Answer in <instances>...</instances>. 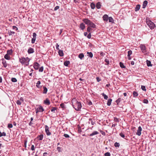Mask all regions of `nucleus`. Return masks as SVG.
I'll use <instances>...</instances> for the list:
<instances>
[{
    "label": "nucleus",
    "mask_w": 156,
    "mask_h": 156,
    "mask_svg": "<svg viewBox=\"0 0 156 156\" xmlns=\"http://www.w3.org/2000/svg\"><path fill=\"white\" fill-rule=\"evenodd\" d=\"M73 106L77 111H80L81 107V104L80 102H79L75 98H73L72 101Z\"/></svg>",
    "instance_id": "f257e3e1"
},
{
    "label": "nucleus",
    "mask_w": 156,
    "mask_h": 156,
    "mask_svg": "<svg viewBox=\"0 0 156 156\" xmlns=\"http://www.w3.org/2000/svg\"><path fill=\"white\" fill-rule=\"evenodd\" d=\"M29 61L30 59L28 57L25 58L22 57L19 58V61L22 65L28 66L29 65Z\"/></svg>",
    "instance_id": "f03ea898"
},
{
    "label": "nucleus",
    "mask_w": 156,
    "mask_h": 156,
    "mask_svg": "<svg viewBox=\"0 0 156 156\" xmlns=\"http://www.w3.org/2000/svg\"><path fill=\"white\" fill-rule=\"evenodd\" d=\"M147 23L149 28L151 30L154 29L155 27L154 24L151 21L147 22Z\"/></svg>",
    "instance_id": "7ed1b4c3"
},
{
    "label": "nucleus",
    "mask_w": 156,
    "mask_h": 156,
    "mask_svg": "<svg viewBox=\"0 0 156 156\" xmlns=\"http://www.w3.org/2000/svg\"><path fill=\"white\" fill-rule=\"evenodd\" d=\"M140 47L143 53H145L146 52V47L145 45L143 44H140Z\"/></svg>",
    "instance_id": "20e7f679"
},
{
    "label": "nucleus",
    "mask_w": 156,
    "mask_h": 156,
    "mask_svg": "<svg viewBox=\"0 0 156 156\" xmlns=\"http://www.w3.org/2000/svg\"><path fill=\"white\" fill-rule=\"evenodd\" d=\"M44 111V109L43 108V107L41 105H39L38 107L37 108L36 113H37L38 112H42Z\"/></svg>",
    "instance_id": "39448f33"
},
{
    "label": "nucleus",
    "mask_w": 156,
    "mask_h": 156,
    "mask_svg": "<svg viewBox=\"0 0 156 156\" xmlns=\"http://www.w3.org/2000/svg\"><path fill=\"white\" fill-rule=\"evenodd\" d=\"M37 34L35 33H33V37L31 40V43L34 44L36 39Z\"/></svg>",
    "instance_id": "423d86ee"
},
{
    "label": "nucleus",
    "mask_w": 156,
    "mask_h": 156,
    "mask_svg": "<svg viewBox=\"0 0 156 156\" xmlns=\"http://www.w3.org/2000/svg\"><path fill=\"white\" fill-rule=\"evenodd\" d=\"M142 129L141 127L140 126H139L137 130V132L136 133V134L139 136H140L141 134V131H142Z\"/></svg>",
    "instance_id": "0eeeda50"
},
{
    "label": "nucleus",
    "mask_w": 156,
    "mask_h": 156,
    "mask_svg": "<svg viewBox=\"0 0 156 156\" xmlns=\"http://www.w3.org/2000/svg\"><path fill=\"white\" fill-rule=\"evenodd\" d=\"M83 21L86 24L88 25L90 24L91 22L90 20L87 19H84L83 20Z\"/></svg>",
    "instance_id": "6e6552de"
},
{
    "label": "nucleus",
    "mask_w": 156,
    "mask_h": 156,
    "mask_svg": "<svg viewBox=\"0 0 156 156\" xmlns=\"http://www.w3.org/2000/svg\"><path fill=\"white\" fill-rule=\"evenodd\" d=\"M40 66L39 64L37 62H35L34 63V67L36 70H37Z\"/></svg>",
    "instance_id": "1a4fd4ad"
},
{
    "label": "nucleus",
    "mask_w": 156,
    "mask_h": 156,
    "mask_svg": "<svg viewBox=\"0 0 156 156\" xmlns=\"http://www.w3.org/2000/svg\"><path fill=\"white\" fill-rule=\"evenodd\" d=\"M2 64L4 67H6L7 66V64L6 61L4 59V58L2 59Z\"/></svg>",
    "instance_id": "9d476101"
},
{
    "label": "nucleus",
    "mask_w": 156,
    "mask_h": 156,
    "mask_svg": "<svg viewBox=\"0 0 156 156\" xmlns=\"http://www.w3.org/2000/svg\"><path fill=\"white\" fill-rule=\"evenodd\" d=\"M108 17L107 15H104L103 16V19L104 21H107L108 20Z\"/></svg>",
    "instance_id": "9b49d317"
},
{
    "label": "nucleus",
    "mask_w": 156,
    "mask_h": 156,
    "mask_svg": "<svg viewBox=\"0 0 156 156\" xmlns=\"http://www.w3.org/2000/svg\"><path fill=\"white\" fill-rule=\"evenodd\" d=\"M80 28L82 30H83L85 28V24L83 23H81L80 24Z\"/></svg>",
    "instance_id": "f8f14e48"
},
{
    "label": "nucleus",
    "mask_w": 156,
    "mask_h": 156,
    "mask_svg": "<svg viewBox=\"0 0 156 156\" xmlns=\"http://www.w3.org/2000/svg\"><path fill=\"white\" fill-rule=\"evenodd\" d=\"M28 53L29 54H31L34 53V49L33 48H30L28 50Z\"/></svg>",
    "instance_id": "ddd939ff"
},
{
    "label": "nucleus",
    "mask_w": 156,
    "mask_h": 156,
    "mask_svg": "<svg viewBox=\"0 0 156 156\" xmlns=\"http://www.w3.org/2000/svg\"><path fill=\"white\" fill-rule=\"evenodd\" d=\"M147 3L148 2L146 0H145L143 2L142 6L143 8L144 9L145 8V7H146V6L147 5Z\"/></svg>",
    "instance_id": "4468645a"
},
{
    "label": "nucleus",
    "mask_w": 156,
    "mask_h": 156,
    "mask_svg": "<svg viewBox=\"0 0 156 156\" xmlns=\"http://www.w3.org/2000/svg\"><path fill=\"white\" fill-rule=\"evenodd\" d=\"M44 103L49 105L50 104V102L48 99L47 98L44 101Z\"/></svg>",
    "instance_id": "2eb2a0df"
},
{
    "label": "nucleus",
    "mask_w": 156,
    "mask_h": 156,
    "mask_svg": "<svg viewBox=\"0 0 156 156\" xmlns=\"http://www.w3.org/2000/svg\"><path fill=\"white\" fill-rule=\"evenodd\" d=\"M101 2H98L96 4V7L98 9H99L101 8Z\"/></svg>",
    "instance_id": "dca6fc26"
},
{
    "label": "nucleus",
    "mask_w": 156,
    "mask_h": 156,
    "mask_svg": "<svg viewBox=\"0 0 156 156\" xmlns=\"http://www.w3.org/2000/svg\"><path fill=\"white\" fill-rule=\"evenodd\" d=\"M99 133L98 131H94L92 133L90 134V136H92L94 135L98 134Z\"/></svg>",
    "instance_id": "f3484780"
},
{
    "label": "nucleus",
    "mask_w": 156,
    "mask_h": 156,
    "mask_svg": "<svg viewBox=\"0 0 156 156\" xmlns=\"http://www.w3.org/2000/svg\"><path fill=\"white\" fill-rule=\"evenodd\" d=\"M89 27H91L93 28H95L96 27V25H95V24L92 23V22H91L90 24H89Z\"/></svg>",
    "instance_id": "a211bd4d"
},
{
    "label": "nucleus",
    "mask_w": 156,
    "mask_h": 156,
    "mask_svg": "<svg viewBox=\"0 0 156 156\" xmlns=\"http://www.w3.org/2000/svg\"><path fill=\"white\" fill-rule=\"evenodd\" d=\"M41 84V82L40 81H38L36 83V86L38 88H40L41 87V86L39 85Z\"/></svg>",
    "instance_id": "6ab92c4d"
},
{
    "label": "nucleus",
    "mask_w": 156,
    "mask_h": 156,
    "mask_svg": "<svg viewBox=\"0 0 156 156\" xmlns=\"http://www.w3.org/2000/svg\"><path fill=\"white\" fill-rule=\"evenodd\" d=\"M58 53L59 55L61 56H63L64 54L63 53V51L62 50H59Z\"/></svg>",
    "instance_id": "aec40b11"
},
{
    "label": "nucleus",
    "mask_w": 156,
    "mask_h": 156,
    "mask_svg": "<svg viewBox=\"0 0 156 156\" xmlns=\"http://www.w3.org/2000/svg\"><path fill=\"white\" fill-rule=\"evenodd\" d=\"M140 8V5H137L136 6V7L135 8V11L136 12L138 11Z\"/></svg>",
    "instance_id": "412c9836"
},
{
    "label": "nucleus",
    "mask_w": 156,
    "mask_h": 156,
    "mask_svg": "<svg viewBox=\"0 0 156 156\" xmlns=\"http://www.w3.org/2000/svg\"><path fill=\"white\" fill-rule=\"evenodd\" d=\"M43 134H41L40 135H39L37 137V138H39V140H43Z\"/></svg>",
    "instance_id": "4be33fe9"
},
{
    "label": "nucleus",
    "mask_w": 156,
    "mask_h": 156,
    "mask_svg": "<svg viewBox=\"0 0 156 156\" xmlns=\"http://www.w3.org/2000/svg\"><path fill=\"white\" fill-rule=\"evenodd\" d=\"M84 57V55L82 53H80L78 55V57L81 59H82Z\"/></svg>",
    "instance_id": "5701e85b"
},
{
    "label": "nucleus",
    "mask_w": 156,
    "mask_h": 156,
    "mask_svg": "<svg viewBox=\"0 0 156 156\" xmlns=\"http://www.w3.org/2000/svg\"><path fill=\"white\" fill-rule=\"evenodd\" d=\"M147 65L148 66H151L152 65L151 64V62L150 61L147 60L146 61Z\"/></svg>",
    "instance_id": "b1692460"
},
{
    "label": "nucleus",
    "mask_w": 156,
    "mask_h": 156,
    "mask_svg": "<svg viewBox=\"0 0 156 156\" xmlns=\"http://www.w3.org/2000/svg\"><path fill=\"white\" fill-rule=\"evenodd\" d=\"M4 58L7 60H10V56L7 54L4 56Z\"/></svg>",
    "instance_id": "393cba45"
},
{
    "label": "nucleus",
    "mask_w": 156,
    "mask_h": 156,
    "mask_svg": "<svg viewBox=\"0 0 156 156\" xmlns=\"http://www.w3.org/2000/svg\"><path fill=\"white\" fill-rule=\"evenodd\" d=\"M89 124L91 123L92 125H93L95 124V122L93 121V120L91 119H89V121L88 122Z\"/></svg>",
    "instance_id": "a878e982"
},
{
    "label": "nucleus",
    "mask_w": 156,
    "mask_h": 156,
    "mask_svg": "<svg viewBox=\"0 0 156 156\" xmlns=\"http://www.w3.org/2000/svg\"><path fill=\"white\" fill-rule=\"evenodd\" d=\"M12 49L8 50L7 51V54L9 55L12 54Z\"/></svg>",
    "instance_id": "bb28decb"
},
{
    "label": "nucleus",
    "mask_w": 156,
    "mask_h": 156,
    "mask_svg": "<svg viewBox=\"0 0 156 156\" xmlns=\"http://www.w3.org/2000/svg\"><path fill=\"white\" fill-rule=\"evenodd\" d=\"M43 88L44 89L43 93L44 94H46L48 90L47 88L45 86H44Z\"/></svg>",
    "instance_id": "cd10ccee"
},
{
    "label": "nucleus",
    "mask_w": 156,
    "mask_h": 156,
    "mask_svg": "<svg viewBox=\"0 0 156 156\" xmlns=\"http://www.w3.org/2000/svg\"><path fill=\"white\" fill-rule=\"evenodd\" d=\"M69 63L70 62L69 61H66L64 62V64L65 66H67Z\"/></svg>",
    "instance_id": "c85d7f7f"
},
{
    "label": "nucleus",
    "mask_w": 156,
    "mask_h": 156,
    "mask_svg": "<svg viewBox=\"0 0 156 156\" xmlns=\"http://www.w3.org/2000/svg\"><path fill=\"white\" fill-rule=\"evenodd\" d=\"M112 100L111 99H110L108 100L107 103V105L108 106H110L111 105Z\"/></svg>",
    "instance_id": "c756f323"
},
{
    "label": "nucleus",
    "mask_w": 156,
    "mask_h": 156,
    "mask_svg": "<svg viewBox=\"0 0 156 156\" xmlns=\"http://www.w3.org/2000/svg\"><path fill=\"white\" fill-rule=\"evenodd\" d=\"M15 33V32L13 31H9L8 32V34H9V36H11L12 35V34H14Z\"/></svg>",
    "instance_id": "7c9ffc66"
},
{
    "label": "nucleus",
    "mask_w": 156,
    "mask_h": 156,
    "mask_svg": "<svg viewBox=\"0 0 156 156\" xmlns=\"http://www.w3.org/2000/svg\"><path fill=\"white\" fill-rule=\"evenodd\" d=\"M87 54L88 55V56L90 58H92L93 56V54L91 52H87Z\"/></svg>",
    "instance_id": "2f4dec72"
},
{
    "label": "nucleus",
    "mask_w": 156,
    "mask_h": 156,
    "mask_svg": "<svg viewBox=\"0 0 156 156\" xmlns=\"http://www.w3.org/2000/svg\"><path fill=\"white\" fill-rule=\"evenodd\" d=\"M90 7L92 9H94L95 7V5L93 3H92L90 4Z\"/></svg>",
    "instance_id": "473e14b6"
},
{
    "label": "nucleus",
    "mask_w": 156,
    "mask_h": 156,
    "mask_svg": "<svg viewBox=\"0 0 156 156\" xmlns=\"http://www.w3.org/2000/svg\"><path fill=\"white\" fill-rule=\"evenodd\" d=\"M6 136V133L5 132H3V133H2L1 131H0V137H2V136Z\"/></svg>",
    "instance_id": "72a5a7b5"
},
{
    "label": "nucleus",
    "mask_w": 156,
    "mask_h": 156,
    "mask_svg": "<svg viewBox=\"0 0 156 156\" xmlns=\"http://www.w3.org/2000/svg\"><path fill=\"white\" fill-rule=\"evenodd\" d=\"M102 96L104 97V98L105 100H107L108 98V96L106 95L104 93H103L101 94Z\"/></svg>",
    "instance_id": "f704fd0d"
},
{
    "label": "nucleus",
    "mask_w": 156,
    "mask_h": 156,
    "mask_svg": "<svg viewBox=\"0 0 156 156\" xmlns=\"http://www.w3.org/2000/svg\"><path fill=\"white\" fill-rule=\"evenodd\" d=\"M138 94L137 93L136 91H133V95L134 97H136L138 95Z\"/></svg>",
    "instance_id": "c9c22d12"
},
{
    "label": "nucleus",
    "mask_w": 156,
    "mask_h": 156,
    "mask_svg": "<svg viewBox=\"0 0 156 156\" xmlns=\"http://www.w3.org/2000/svg\"><path fill=\"white\" fill-rule=\"evenodd\" d=\"M119 64L121 68H126L125 66H124L123 63L122 62H120Z\"/></svg>",
    "instance_id": "e433bc0d"
},
{
    "label": "nucleus",
    "mask_w": 156,
    "mask_h": 156,
    "mask_svg": "<svg viewBox=\"0 0 156 156\" xmlns=\"http://www.w3.org/2000/svg\"><path fill=\"white\" fill-rule=\"evenodd\" d=\"M108 19L109 22H112L114 21L113 18L112 17H109Z\"/></svg>",
    "instance_id": "4c0bfd02"
},
{
    "label": "nucleus",
    "mask_w": 156,
    "mask_h": 156,
    "mask_svg": "<svg viewBox=\"0 0 156 156\" xmlns=\"http://www.w3.org/2000/svg\"><path fill=\"white\" fill-rule=\"evenodd\" d=\"M45 131L47 135L50 136L51 135V133L49 132V130H46Z\"/></svg>",
    "instance_id": "58836bf2"
},
{
    "label": "nucleus",
    "mask_w": 156,
    "mask_h": 156,
    "mask_svg": "<svg viewBox=\"0 0 156 156\" xmlns=\"http://www.w3.org/2000/svg\"><path fill=\"white\" fill-rule=\"evenodd\" d=\"M105 62L106 63V65H108L109 64V59L108 58H105Z\"/></svg>",
    "instance_id": "ea45409f"
},
{
    "label": "nucleus",
    "mask_w": 156,
    "mask_h": 156,
    "mask_svg": "<svg viewBox=\"0 0 156 156\" xmlns=\"http://www.w3.org/2000/svg\"><path fill=\"white\" fill-rule=\"evenodd\" d=\"M132 51L131 50H129L128 52V56H130L132 54Z\"/></svg>",
    "instance_id": "a19ab883"
},
{
    "label": "nucleus",
    "mask_w": 156,
    "mask_h": 156,
    "mask_svg": "<svg viewBox=\"0 0 156 156\" xmlns=\"http://www.w3.org/2000/svg\"><path fill=\"white\" fill-rule=\"evenodd\" d=\"M57 109V108L56 107H52L51 108V112H55V110H56Z\"/></svg>",
    "instance_id": "79ce46f5"
},
{
    "label": "nucleus",
    "mask_w": 156,
    "mask_h": 156,
    "mask_svg": "<svg viewBox=\"0 0 156 156\" xmlns=\"http://www.w3.org/2000/svg\"><path fill=\"white\" fill-rule=\"evenodd\" d=\"M114 146L115 147H119L120 146V144L119 143L115 142L114 144Z\"/></svg>",
    "instance_id": "37998d69"
},
{
    "label": "nucleus",
    "mask_w": 156,
    "mask_h": 156,
    "mask_svg": "<svg viewBox=\"0 0 156 156\" xmlns=\"http://www.w3.org/2000/svg\"><path fill=\"white\" fill-rule=\"evenodd\" d=\"M11 81L13 82H15L17 81L16 79L15 78H12L11 79Z\"/></svg>",
    "instance_id": "c03bdc74"
},
{
    "label": "nucleus",
    "mask_w": 156,
    "mask_h": 156,
    "mask_svg": "<svg viewBox=\"0 0 156 156\" xmlns=\"http://www.w3.org/2000/svg\"><path fill=\"white\" fill-rule=\"evenodd\" d=\"M141 88L144 91H146V90L145 87L144 86L142 85L141 86Z\"/></svg>",
    "instance_id": "a18cd8bd"
},
{
    "label": "nucleus",
    "mask_w": 156,
    "mask_h": 156,
    "mask_svg": "<svg viewBox=\"0 0 156 156\" xmlns=\"http://www.w3.org/2000/svg\"><path fill=\"white\" fill-rule=\"evenodd\" d=\"M121 100V98H119L118 99H117L116 102L117 104H118L119 103H120V101Z\"/></svg>",
    "instance_id": "49530a36"
},
{
    "label": "nucleus",
    "mask_w": 156,
    "mask_h": 156,
    "mask_svg": "<svg viewBox=\"0 0 156 156\" xmlns=\"http://www.w3.org/2000/svg\"><path fill=\"white\" fill-rule=\"evenodd\" d=\"M44 68L43 66L41 67L39 69V72H42L43 71Z\"/></svg>",
    "instance_id": "de8ad7c7"
},
{
    "label": "nucleus",
    "mask_w": 156,
    "mask_h": 156,
    "mask_svg": "<svg viewBox=\"0 0 156 156\" xmlns=\"http://www.w3.org/2000/svg\"><path fill=\"white\" fill-rule=\"evenodd\" d=\"M114 120L116 122H119V119L116 117L114 118Z\"/></svg>",
    "instance_id": "09e8293b"
},
{
    "label": "nucleus",
    "mask_w": 156,
    "mask_h": 156,
    "mask_svg": "<svg viewBox=\"0 0 156 156\" xmlns=\"http://www.w3.org/2000/svg\"><path fill=\"white\" fill-rule=\"evenodd\" d=\"M91 30L92 29L90 27H88L87 29V31L88 32H90Z\"/></svg>",
    "instance_id": "8fccbe9b"
},
{
    "label": "nucleus",
    "mask_w": 156,
    "mask_h": 156,
    "mask_svg": "<svg viewBox=\"0 0 156 156\" xmlns=\"http://www.w3.org/2000/svg\"><path fill=\"white\" fill-rule=\"evenodd\" d=\"M104 155L105 156H110V154L109 152H107Z\"/></svg>",
    "instance_id": "3c124183"
},
{
    "label": "nucleus",
    "mask_w": 156,
    "mask_h": 156,
    "mask_svg": "<svg viewBox=\"0 0 156 156\" xmlns=\"http://www.w3.org/2000/svg\"><path fill=\"white\" fill-rule=\"evenodd\" d=\"M143 102L144 103L147 104L148 103V101L147 99H144L143 100Z\"/></svg>",
    "instance_id": "603ef678"
},
{
    "label": "nucleus",
    "mask_w": 156,
    "mask_h": 156,
    "mask_svg": "<svg viewBox=\"0 0 156 156\" xmlns=\"http://www.w3.org/2000/svg\"><path fill=\"white\" fill-rule=\"evenodd\" d=\"M16 103L18 105H20L21 104V102L20 100L17 101Z\"/></svg>",
    "instance_id": "864d4df0"
},
{
    "label": "nucleus",
    "mask_w": 156,
    "mask_h": 156,
    "mask_svg": "<svg viewBox=\"0 0 156 156\" xmlns=\"http://www.w3.org/2000/svg\"><path fill=\"white\" fill-rule=\"evenodd\" d=\"M119 135L121 137H122V138L125 137V135L122 133H120Z\"/></svg>",
    "instance_id": "5fc2aeb1"
},
{
    "label": "nucleus",
    "mask_w": 156,
    "mask_h": 156,
    "mask_svg": "<svg viewBox=\"0 0 156 156\" xmlns=\"http://www.w3.org/2000/svg\"><path fill=\"white\" fill-rule=\"evenodd\" d=\"M60 106L62 108H65V105L64 103L61 104H60Z\"/></svg>",
    "instance_id": "6e6d98bb"
},
{
    "label": "nucleus",
    "mask_w": 156,
    "mask_h": 156,
    "mask_svg": "<svg viewBox=\"0 0 156 156\" xmlns=\"http://www.w3.org/2000/svg\"><path fill=\"white\" fill-rule=\"evenodd\" d=\"M13 126L11 124H9L8 126V127L9 128H12V127Z\"/></svg>",
    "instance_id": "4d7b16f0"
},
{
    "label": "nucleus",
    "mask_w": 156,
    "mask_h": 156,
    "mask_svg": "<svg viewBox=\"0 0 156 156\" xmlns=\"http://www.w3.org/2000/svg\"><path fill=\"white\" fill-rule=\"evenodd\" d=\"M12 28L13 30H17L18 29L17 27L16 26H13L12 27Z\"/></svg>",
    "instance_id": "13d9d810"
},
{
    "label": "nucleus",
    "mask_w": 156,
    "mask_h": 156,
    "mask_svg": "<svg viewBox=\"0 0 156 156\" xmlns=\"http://www.w3.org/2000/svg\"><path fill=\"white\" fill-rule=\"evenodd\" d=\"M91 34L90 33L87 36V37L89 39H90L91 38Z\"/></svg>",
    "instance_id": "bf43d9fd"
},
{
    "label": "nucleus",
    "mask_w": 156,
    "mask_h": 156,
    "mask_svg": "<svg viewBox=\"0 0 156 156\" xmlns=\"http://www.w3.org/2000/svg\"><path fill=\"white\" fill-rule=\"evenodd\" d=\"M59 8V6H56L55 8H54V10L55 11H56L57 10V9H58Z\"/></svg>",
    "instance_id": "052dcab7"
},
{
    "label": "nucleus",
    "mask_w": 156,
    "mask_h": 156,
    "mask_svg": "<svg viewBox=\"0 0 156 156\" xmlns=\"http://www.w3.org/2000/svg\"><path fill=\"white\" fill-rule=\"evenodd\" d=\"M31 149L32 151H34L35 150V147L34 145H32Z\"/></svg>",
    "instance_id": "680f3d73"
},
{
    "label": "nucleus",
    "mask_w": 156,
    "mask_h": 156,
    "mask_svg": "<svg viewBox=\"0 0 156 156\" xmlns=\"http://www.w3.org/2000/svg\"><path fill=\"white\" fill-rule=\"evenodd\" d=\"M64 136L66 138H68L69 137V135L67 134H64Z\"/></svg>",
    "instance_id": "e2e57ef3"
},
{
    "label": "nucleus",
    "mask_w": 156,
    "mask_h": 156,
    "mask_svg": "<svg viewBox=\"0 0 156 156\" xmlns=\"http://www.w3.org/2000/svg\"><path fill=\"white\" fill-rule=\"evenodd\" d=\"M57 150L58 151V152H60L61 151V148L59 147H58L57 148Z\"/></svg>",
    "instance_id": "0e129e2a"
},
{
    "label": "nucleus",
    "mask_w": 156,
    "mask_h": 156,
    "mask_svg": "<svg viewBox=\"0 0 156 156\" xmlns=\"http://www.w3.org/2000/svg\"><path fill=\"white\" fill-rule=\"evenodd\" d=\"M59 46V45L58 44H56V48L58 50H59V48H58Z\"/></svg>",
    "instance_id": "69168bd1"
},
{
    "label": "nucleus",
    "mask_w": 156,
    "mask_h": 156,
    "mask_svg": "<svg viewBox=\"0 0 156 156\" xmlns=\"http://www.w3.org/2000/svg\"><path fill=\"white\" fill-rule=\"evenodd\" d=\"M96 79L98 82H99L101 80V79L99 77H97Z\"/></svg>",
    "instance_id": "338daca9"
},
{
    "label": "nucleus",
    "mask_w": 156,
    "mask_h": 156,
    "mask_svg": "<svg viewBox=\"0 0 156 156\" xmlns=\"http://www.w3.org/2000/svg\"><path fill=\"white\" fill-rule=\"evenodd\" d=\"M49 130V127L47 125L45 126V131Z\"/></svg>",
    "instance_id": "774afa93"
}]
</instances>
